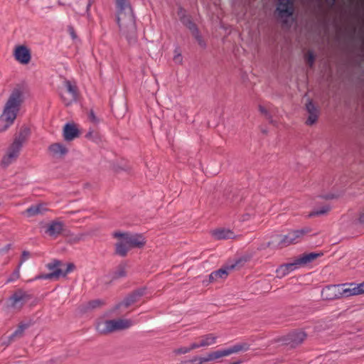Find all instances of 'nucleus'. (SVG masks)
I'll use <instances>...</instances> for the list:
<instances>
[{
    "label": "nucleus",
    "mask_w": 364,
    "mask_h": 364,
    "mask_svg": "<svg viewBox=\"0 0 364 364\" xmlns=\"http://www.w3.org/2000/svg\"><path fill=\"white\" fill-rule=\"evenodd\" d=\"M117 23L120 33L129 43L136 39V28L132 9L127 0H117Z\"/></svg>",
    "instance_id": "1"
},
{
    "label": "nucleus",
    "mask_w": 364,
    "mask_h": 364,
    "mask_svg": "<svg viewBox=\"0 0 364 364\" xmlns=\"http://www.w3.org/2000/svg\"><path fill=\"white\" fill-rule=\"evenodd\" d=\"M29 134L27 128L21 129L14 137V141L7 147L1 160V166L6 168L14 163L20 155L23 144Z\"/></svg>",
    "instance_id": "2"
},
{
    "label": "nucleus",
    "mask_w": 364,
    "mask_h": 364,
    "mask_svg": "<svg viewBox=\"0 0 364 364\" xmlns=\"http://www.w3.org/2000/svg\"><path fill=\"white\" fill-rule=\"evenodd\" d=\"M321 255L322 254L315 252L304 254L296 258L293 262L284 264L279 266L276 270L277 275L279 278H282L294 270L312 262Z\"/></svg>",
    "instance_id": "3"
},
{
    "label": "nucleus",
    "mask_w": 364,
    "mask_h": 364,
    "mask_svg": "<svg viewBox=\"0 0 364 364\" xmlns=\"http://www.w3.org/2000/svg\"><path fill=\"white\" fill-rule=\"evenodd\" d=\"M46 267L50 272L39 274L36 277L35 279H58L73 272L75 266L72 263L63 264L59 260H53L47 264Z\"/></svg>",
    "instance_id": "4"
},
{
    "label": "nucleus",
    "mask_w": 364,
    "mask_h": 364,
    "mask_svg": "<svg viewBox=\"0 0 364 364\" xmlns=\"http://www.w3.org/2000/svg\"><path fill=\"white\" fill-rule=\"evenodd\" d=\"M135 322L129 319L100 320L96 324L97 331L102 334L129 328Z\"/></svg>",
    "instance_id": "5"
},
{
    "label": "nucleus",
    "mask_w": 364,
    "mask_h": 364,
    "mask_svg": "<svg viewBox=\"0 0 364 364\" xmlns=\"http://www.w3.org/2000/svg\"><path fill=\"white\" fill-rule=\"evenodd\" d=\"M302 104L304 105L305 115L306 116L305 124L307 126L314 125L317 123L321 114V107L318 100L311 98L306 94L303 97Z\"/></svg>",
    "instance_id": "6"
},
{
    "label": "nucleus",
    "mask_w": 364,
    "mask_h": 364,
    "mask_svg": "<svg viewBox=\"0 0 364 364\" xmlns=\"http://www.w3.org/2000/svg\"><path fill=\"white\" fill-rule=\"evenodd\" d=\"M305 234L304 230H297L288 232L285 235H275L271 242H268V246L275 248H282L291 244L297 243L301 237Z\"/></svg>",
    "instance_id": "7"
},
{
    "label": "nucleus",
    "mask_w": 364,
    "mask_h": 364,
    "mask_svg": "<svg viewBox=\"0 0 364 364\" xmlns=\"http://www.w3.org/2000/svg\"><path fill=\"white\" fill-rule=\"evenodd\" d=\"M23 99L21 92H14L7 100L2 115L11 122H14Z\"/></svg>",
    "instance_id": "8"
},
{
    "label": "nucleus",
    "mask_w": 364,
    "mask_h": 364,
    "mask_svg": "<svg viewBox=\"0 0 364 364\" xmlns=\"http://www.w3.org/2000/svg\"><path fill=\"white\" fill-rule=\"evenodd\" d=\"M113 235L117 238L124 239L130 249L132 247H141L146 243V241L141 235L114 232Z\"/></svg>",
    "instance_id": "9"
},
{
    "label": "nucleus",
    "mask_w": 364,
    "mask_h": 364,
    "mask_svg": "<svg viewBox=\"0 0 364 364\" xmlns=\"http://www.w3.org/2000/svg\"><path fill=\"white\" fill-rule=\"evenodd\" d=\"M250 349V345L247 343H237L235 344L230 348L223 349V350H218L216 351H213V356L214 359L218 360L219 358H221L223 357L229 356L231 354L237 353L240 351H247Z\"/></svg>",
    "instance_id": "10"
},
{
    "label": "nucleus",
    "mask_w": 364,
    "mask_h": 364,
    "mask_svg": "<svg viewBox=\"0 0 364 364\" xmlns=\"http://www.w3.org/2000/svg\"><path fill=\"white\" fill-rule=\"evenodd\" d=\"M321 296L326 300H333L341 297V286L331 285L326 287L321 291Z\"/></svg>",
    "instance_id": "11"
},
{
    "label": "nucleus",
    "mask_w": 364,
    "mask_h": 364,
    "mask_svg": "<svg viewBox=\"0 0 364 364\" xmlns=\"http://www.w3.org/2000/svg\"><path fill=\"white\" fill-rule=\"evenodd\" d=\"M14 56L21 64H28L31 58L30 50L25 46H18L14 50Z\"/></svg>",
    "instance_id": "12"
},
{
    "label": "nucleus",
    "mask_w": 364,
    "mask_h": 364,
    "mask_svg": "<svg viewBox=\"0 0 364 364\" xmlns=\"http://www.w3.org/2000/svg\"><path fill=\"white\" fill-rule=\"evenodd\" d=\"M218 336L213 333H208L200 336L197 342L193 343V348L208 347L217 343Z\"/></svg>",
    "instance_id": "13"
},
{
    "label": "nucleus",
    "mask_w": 364,
    "mask_h": 364,
    "mask_svg": "<svg viewBox=\"0 0 364 364\" xmlns=\"http://www.w3.org/2000/svg\"><path fill=\"white\" fill-rule=\"evenodd\" d=\"M277 11L282 18L291 16L294 12L292 0H279Z\"/></svg>",
    "instance_id": "14"
},
{
    "label": "nucleus",
    "mask_w": 364,
    "mask_h": 364,
    "mask_svg": "<svg viewBox=\"0 0 364 364\" xmlns=\"http://www.w3.org/2000/svg\"><path fill=\"white\" fill-rule=\"evenodd\" d=\"M46 211L47 208L46 205L43 203H38L30 206L26 210L22 212L21 214L26 218H31L38 215H42Z\"/></svg>",
    "instance_id": "15"
},
{
    "label": "nucleus",
    "mask_w": 364,
    "mask_h": 364,
    "mask_svg": "<svg viewBox=\"0 0 364 364\" xmlns=\"http://www.w3.org/2000/svg\"><path fill=\"white\" fill-rule=\"evenodd\" d=\"M79 132L73 124H66L63 129V136L66 141H72L77 137Z\"/></svg>",
    "instance_id": "16"
},
{
    "label": "nucleus",
    "mask_w": 364,
    "mask_h": 364,
    "mask_svg": "<svg viewBox=\"0 0 364 364\" xmlns=\"http://www.w3.org/2000/svg\"><path fill=\"white\" fill-rule=\"evenodd\" d=\"M212 235L217 240L232 239L236 237L235 234L232 230L225 228L213 230Z\"/></svg>",
    "instance_id": "17"
},
{
    "label": "nucleus",
    "mask_w": 364,
    "mask_h": 364,
    "mask_svg": "<svg viewBox=\"0 0 364 364\" xmlns=\"http://www.w3.org/2000/svg\"><path fill=\"white\" fill-rule=\"evenodd\" d=\"M64 224L60 221H53L47 228L46 232L53 237L60 235L63 230Z\"/></svg>",
    "instance_id": "18"
},
{
    "label": "nucleus",
    "mask_w": 364,
    "mask_h": 364,
    "mask_svg": "<svg viewBox=\"0 0 364 364\" xmlns=\"http://www.w3.org/2000/svg\"><path fill=\"white\" fill-rule=\"evenodd\" d=\"M259 109L262 114H263L265 117L269 121V123L273 124L274 126H277L279 121L277 119H274V116L272 114L273 110L269 105H260L259 106Z\"/></svg>",
    "instance_id": "19"
},
{
    "label": "nucleus",
    "mask_w": 364,
    "mask_h": 364,
    "mask_svg": "<svg viewBox=\"0 0 364 364\" xmlns=\"http://www.w3.org/2000/svg\"><path fill=\"white\" fill-rule=\"evenodd\" d=\"M234 267H235V265L232 264L228 267H226L224 269L222 268L217 271H215L210 274L209 279L211 282L217 281L219 279H225V278H226V277L228 274V269H232Z\"/></svg>",
    "instance_id": "20"
},
{
    "label": "nucleus",
    "mask_w": 364,
    "mask_h": 364,
    "mask_svg": "<svg viewBox=\"0 0 364 364\" xmlns=\"http://www.w3.org/2000/svg\"><path fill=\"white\" fill-rule=\"evenodd\" d=\"M49 151L54 156H63L68 152L66 147L60 143L51 144L49 146Z\"/></svg>",
    "instance_id": "21"
},
{
    "label": "nucleus",
    "mask_w": 364,
    "mask_h": 364,
    "mask_svg": "<svg viewBox=\"0 0 364 364\" xmlns=\"http://www.w3.org/2000/svg\"><path fill=\"white\" fill-rule=\"evenodd\" d=\"M24 297L25 296L23 293L19 292L14 294L10 298V305L16 309L21 308L24 302Z\"/></svg>",
    "instance_id": "22"
},
{
    "label": "nucleus",
    "mask_w": 364,
    "mask_h": 364,
    "mask_svg": "<svg viewBox=\"0 0 364 364\" xmlns=\"http://www.w3.org/2000/svg\"><path fill=\"white\" fill-rule=\"evenodd\" d=\"M144 290H139L135 291L132 294L129 295L123 301L122 304L126 307L131 306L132 304L137 302L139 301V297H141L144 294Z\"/></svg>",
    "instance_id": "23"
},
{
    "label": "nucleus",
    "mask_w": 364,
    "mask_h": 364,
    "mask_svg": "<svg viewBox=\"0 0 364 364\" xmlns=\"http://www.w3.org/2000/svg\"><path fill=\"white\" fill-rule=\"evenodd\" d=\"M79 97V92H61L60 97L65 105H70L75 102Z\"/></svg>",
    "instance_id": "24"
},
{
    "label": "nucleus",
    "mask_w": 364,
    "mask_h": 364,
    "mask_svg": "<svg viewBox=\"0 0 364 364\" xmlns=\"http://www.w3.org/2000/svg\"><path fill=\"white\" fill-rule=\"evenodd\" d=\"M129 249L124 239H121V241L116 244V252L120 256H125Z\"/></svg>",
    "instance_id": "25"
},
{
    "label": "nucleus",
    "mask_w": 364,
    "mask_h": 364,
    "mask_svg": "<svg viewBox=\"0 0 364 364\" xmlns=\"http://www.w3.org/2000/svg\"><path fill=\"white\" fill-rule=\"evenodd\" d=\"M341 286L342 296H350L358 295L356 287H355V284H350L348 285V287L346 288L343 287L345 286V284L341 285Z\"/></svg>",
    "instance_id": "26"
},
{
    "label": "nucleus",
    "mask_w": 364,
    "mask_h": 364,
    "mask_svg": "<svg viewBox=\"0 0 364 364\" xmlns=\"http://www.w3.org/2000/svg\"><path fill=\"white\" fill-rule=\"evenodd\" d=\"M306 333L304 331L294 332L291 334V340L294 344H299L306 338Z\"/></svg>",
    "instance_id": "27"
},
{
    "label": "nucleus",
    "mask_w": 364,
    "mask_h": 364,
    "mask_svg": "<svg viewBox=\"0 0 364 364\" xmlns=\"http://www.w3.org/2000/svg\"><path fill=\"white\" fill-rule=\"evenodd\" d=\"M76 4L79 5L78 11L80 13L87 12L91 6L90 0H76Z\"/></svg>",
    "instance_id": "28"
},
{
    "label": "nucleus",
    "mask_w": 364,
    "mask_h": 364,
    "mask_svg": "<svg viewBox=\"0 0 364 364\" xmlns=\"http://www.w3.org/2000/svg\"><path fill=\"white\" fill-rule=\"evenodd\" d=\"M27 328V325L21 324L18 326V328L9 336V342H11L16 338H20L22 336L24 330Z\"/></svg>",
    "instance_id": "29"
},
{
    "label": "nucleus",
    "mask_w": 364,
    "mask_h": 364,
    "mask_svg": "<svg viewBox=\"0 0 364 364\" xmlns=\"http://www.w3.org/2000/svg\"><path fill=\"white\" fill-rule=\"evenodd\" d=\"M14 122L7 119L2 114L0 116V133L6 131Z\"/></svg>",
    "instance_id": "30"
},
{
    "label": "nucleus",
    "mask_w": 364,
    "mask_h": 364,
    "mask_svg": "<svg viewBox=\"0 0 364 364\" xmlns=\"http://www.w3.org/2000/svg\"><path fill=\"white\" fill-rule=\"evenodd\" d=\"M194 349H196V348H193V343H192L188 346H183V347H180V348L176 349L174 350V352L176 354H186V353L191 352V350H193Z\"/></svg>",
    "instance_id": "31"
},
{
    "label": "nucleus",
    "mask_w": 364,
    "mask_h": 364,
    "mask_svg": "<svg viewBox=\"0 0 364 364\" xmlns=\"http://www.w3.org/2000/svg\"><path fill=\"white\" fill-rule=\"evenodd\" d=\"M304 58H305V60H306V64L309 67H312L313 65H314V60H315V56H314V53L312 51H311V50H309L305 54Z\"/></svg>",
    "instance_id": "32"
},
{
    "label": "nucleus",
    "mask_w": 364,
    "mask_h": 364,
    "mask_svg": "<svg viewBox=\"0 0 364 364\" xmlns=\"http://www.w3.org/2000/svg\"><path fill=\"white\" fill-rule=\"evenodd\" d=\"M330 209L331 208L328 205H324L322 208H321L319 210H314V211L311 212L309 214V216H316V215H321L326 214V213H328L330 210Z\"/></svg>",
    "instance_id": "33"
},
{
    "label": "nucleus",
    "mask_w": 364,
    "mask_h": 364,
    "mask_svg": "<svg viewBox=\"0 0 364 364\" xmlns=\"http://www.w3.org/2000/svg\"><path fill=\"white\" fill-rule=\"evenodd\" d=\"M182 23L191 31L192 34L198 32L196 25L191 20H188V23H186L185 19H182Z\"/></svg>",
    "instance_id": "34"
},
{
    "label": "nucleus",
    "mask_w": 364,
    "mask_h": 364,
    "mask_svg": "<svg viewBox=\"0 0 364 364\" xmlns=\"http://www.w3.org/2000/svg\"><path fill=\"white\" fill-rule=\"evenodd\" d=\"M182 23L191 31L192 34L198 32L196 25L191 20H188V23H186L185 19H182Z\"/></svg>",
    "instance_id": "35"
},
{
    "label": "nucleus",
    "mask_w": 364,
    "mask_h": 364,
    "mask_svg": "<svg viewBox=\"0 0 364 364\" xmlns=\"http://www.w3.org/2000/svg\"><path fill=\"white\" fill-rule=\"evenodd\" d=\"M182 23L191 31L192 34L198 32L196 25L191 20H188V23H186L185 19H182Z\"/></svg>",
    "instance_id": "36"
},
{
    "label": "nucleus",
    "mask_w": 364,
    "mask_h": 364,
    "mask_svg": "<svg viewBox=\"0 0 364 364\" xmlns=\"http://www.w3.org/2000/svg\"><path fill=\"white\" fill-rule=\"evenodd\" d=\"M63 88L66 90V91H75L76 89L75 83L67 80H64L63 81Z\"/></svg>",
    "instance_id": "37"
},
{
    "label": "nucleus",
    "mask_w": 364,
    "mask_h": 364,
    "mask_svg": "<svg viewBox=\"0 0 364 364\" xmlns=\"http://www.w3.org/2000/svg\"><path fill=\"white\" fill-rule=\"evenodd\" d=\"M173 60L176 63L181 64L183 61L181 53L178 49L174 50Z\"/></svg>",
    "instance_id": "38"
},
{
    "label": "nucleus",
    "mask_w": 364,
    "mask_h": 364,
    "mask_svg": "<svg viewBox=\"0 0 364 364\" xmlns=\"http://www.w3.org/2000/svg\"><path fill=\"white\" fill-rule=\"evenodd\" d=\"M88 119L93 124H98L100 122V119L95 114L93 110H92V109L90 110V112L88 113Z\"/></svg>",
    "instance_id": "39"
},
{
    "label": "nucleus",
    "mask_w": 364,
    "mask_h": 364,
    "mask_svg": "<svg viewBox=\"0 0 364 364\" xmlns=\"http://www.w3.org/2000/svg\"><path fill=\"white\" fill-rule=\"evenodd\" d=\"M204 356H196L193 358L191 362H193L194 364H203L206 363V360H205Z\"/></svg>",
    "instance_id": "40"
},
{
    "label": "nucleus",
    "mask_w": 364,
    "mask_h": 364,
    "mask_svg": "<svg viewBox=\"0 0 364 364\" xmlns=\"http://www.w3.org/2000/svg\"><path fill=\"white\" fill-rule=\"evenodd\" d=\"M193 36L195 37V38L196 39V41H198V44L201 46V47H204L205 46V43L203 41V40L202 39V37L200 36V35L199 34V31L198 32H196V33L193 34Z\"/></svg>",
    "instance_id": "41"
},
{
    "label": "nucleus",
    "mask_w": 364,
    "mask_h": 364,
    "mask_svg": "<svg viewBox=\"0 0 364 364\" xmlns=\"http://www.w3.org/2000/svg\"><path fill=\"white\" fill-rule=\"evenodd\" d=\"M30 257V253L28 252H26V251H23V253H22V255H21V262L18 264L19 267L21 266V264L26 262L27 259H28Z\"/></svg>",
    "instance_id": "42"
},
{
    "label": "nucleus",
    "mask_w": 364,
    "mask_h": 364,
    "mask_svg": "<svg viewBox=\"0 0 364 364\" xmlns=\"http://www.w3.org/2000/svg\"><path fill=\"white\" fill-rule=\"evenodd\" d=\"M358 295L364 294V282L358 284H355Z\"/></svg>",
    "instance_id": "43"
},
{
    "label": "nucleus",
    "mask_w": 364,
    "mask_h": 364,
    "mask_svg": "<svg viewBox=\"0 0 364 364\" xmlns=\"http://www.w3.org/2000/svg\"><path fill=\"white\" fill-rule=\"evenodd\" d=\"M100 304V301L99 300H95L89 302L88 307L90 309H94L97 306H98Z\"/></svg>",
    "instance_id": "44"
},
{
    "label": "nucleus",
    "mask_w": 364,
    "mask_h": 364,
    "mask_svg": "<svg viewBox=\"0 0 364 364\" xmlns=\"http://www.w3.org/2000/svg\"><path fill=\"white\" fill-rule=\"evenodd\" d=\"M204 358L206 363L215 360L213 352L208 353Z\"/></svg>",
    "instance_id": "45"
},
{
    "label": "nucleus",
    "mask_w": 364,
    "mask_h": 364,
    "mask_svg": "<svg viewBox=\"0 0 364 364\" xmlns=\"http://www.w3.org/2000/svg\"><path fill=\"white\" fill-rule=\"evenodd\" d=\"M19 268H20V267L18 266V269H17V270H16V271L14 272V274H13V277H12V278H11V279H9V281L14 280V279H17V278H18V277H19Z\"/></svg>",
    "instance_id": "46"
},
{
    "label": "nucleus",
    "mask_w": 364,
    "mask_h": 364,
    "mask_svg": "<svg viewBox=\"0 0 364 364\" xmlns=\"http://www.w3.org/2000/svg\"><path fill=\"white\" fill-rule=\"evenodd\" d=\"M68 31H69V33L70 35L71 36V37L75 39L76 38V35L75 33V31H74V29L73 27H69L68 28Z\"/></svg>",
    "instance_id": "47"
},
{
    "label": "nucleus",
    "mask_w": 364,
    "mask_h": 364,
    "mask_svg": "<svg viewBox=\"0 0 364 364\" xmlns=\"http://www.w3.org/2000/svg\"><path fill=\"white\" fill-rule=\"evenodd\" d=\"M86 137L90 139L95 140L92 132H89L87 134Z\"/></svg>",
    "instance_id": "48"
},
{
    "label": "nucleus",
    "mask_w": 364,
    "mask_h": 364,
    "mask_svg": "<svg viewBox=\"0 0 364 364\" xmlns=\"http://www.w3.org/2000/svg\"><path fill=\"white\" fill-rule=\"evenodd\" d=\"M359 221L361 223H364V213H361L359 218Z\"/></svg>",
    "instance_id": "49"
},
{
    "label": "nucleus",
    "mask_w": 364,
    "mask_h": 364,
    "mask_svg": "<svg viewBox=\"0 0 364 364\" xmlns=\"http://www.w3.org/2000/svg\"><path fill=\"white\" fill-rule=\"evenodd\" d=\"M182 19H185V21H186V23H188V20H191L189 17H187V16H181V21H182Z\"/></svg>",
    "instance_id": "50"
}]
</instances>
